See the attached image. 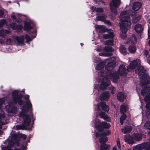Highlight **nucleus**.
I'll list each match as a JSON object with an SVG mask.
<instances>
[{"mask_svg": "<svg viewBox=\"0 0 150 150\" xmlns=\"http://www.w3.org/2000/svg\"><path fill=\"white\" fill-rule=\"evenodd\" d=\"M121 4L120 0H112L110 4L111 12L115 15L117 14L116 8Z\"/></svg>", "mask_w": 150, "mask_h": 150, "instance_id": "423d86ee", "label": "nucleus"}, {"mask_svg": "<svg viewBox=\"0 0 150 150\" xmlns=\"http://www.w3.org/2000/svg\"><path fill=\"white\" fill-rule=\"evenodd\" d=\"M10 28H12L13 30L16 29L18 28L17 26L14 23L10 24Z\"/></svg>", "mask_w": 150, "mask_h": 150, "instance_id": "37998d69", "label": "nucleus"}, {"mask_svg": "<svg viewBox=\"0 0 150 150\" xmlns=\"http://www.w3.org/2000/svg\"><path fill=\"white\" fill-rule=\"evenodd\" d=\"M144 85L148 86L143 88L141 93L142 96L145 97L144 100L146 102V111L145 113L143 112V115L148 118L150 116V93H149L150 89L149 87L150 86V79L148 76L145 80Z\"/></svg>", "mask_w": 150, "mask_h": 150, "instance_id": "20e7f679", "label": "nucleus"}, {"mask_svg": "<svg viewBox=\"0 0 150 150\" xmlns=\"http://www.w3.org/2000/svg\"><path fill=\"white\" fill-rule=\"evenodd\" d=\"M126 116L125 115L123 114L120 117V122L121 125H123V121L125 120Z\"/></svg>", "mask_w": 150, "mask_h": 150, "instance_id": "4c0bfd02", "label": "nucleus"}, {"mask_svg": "<svg viewBox=\"0 0 150 150\" xmlns=\"http://www.w3.org/2000/svg\"><path fill=\"white\" fill-rule=\"evenodd\" d=\"M2 133V131L1 130H0V134H1Z\"/></svg>", "mask_w": 150, "mask_h": 150, "instance_id": "e2e57ef3", "label": "nucleus"}, {"mask_svg": "<svg viewBox=\"0 0 150 150\" xmlns=\"http://www.w3.org/2000/svg\"><path fill=\"white\" fill-rule=\"evenodd\" d=\"M132 127L130 126L124 127L121 129V131L124 134L129 133L132 130Z\"/></svg>", "mask_w": 150, "mask_h": 150, "instance_id": "b1692460", "label": "nucleus"}, {"mask_svg": "<svg viewBox=\"0 0 150 150\" xmlns=\"http://www.w3.org/2000/svg\"><path fill=\"white\" fill-rule=\"evenodd\" d=\"M124 139L125 141L129 144H133L134 143V140L132 136L129 135H126L125 136Z\"/></svg>", "mask_w": 150, "mask_h": 150, "instance_id": "f3484780", "label": "nucleus"}, {"mask_svg": "<svg viewBox=\"0 0 150 150\" xmlns=\"http://www.w3.org/2000/svg\"><path fill=\"white\" fill-rule=\"evenodd\" d=\"M120 22L119 24L122 34H120V37L123 39L126 37L125 34L128 30L130 27L131 23L128 11L122 12L120 17Z\"/></svg>", "mask_w": 150, "mask_h": 150, "instance_id": "7ed1b4c3", "label": "nucleus"}, {"mask_svg": "<svg viewBox=\"0 0 150 150\" xmlns=\"http://www.w3.org/2000/svg\"><path fill=\"white\" fill-rule=\"evenodd\" d=\"M110 133V131L108 130H106L105 132L103 133L102 134L100 132H99L98 133H97L96 134V137H101L100 138H103L104 137H106L104 136H107L109 135Z\"/></svg>", "mask_w": 150, "mask_h": 150, "instance_id": "a211bd4d", "label": "nucleus"}, {"mask_svg": "<svg viewBox=\"0 0 150 150\" xmlns=\"http://www.w3.org/2000/svg\"><path fill=\"white\" fill-rule=\"evenodd\" d=\"M128 107L125 105H121L120 108V111L122 113H123L125 112L127 110Z\"/></svg>", "mask_w": 150, "mask_h": 150, "instance_id": "2f4dec72", "label": "nucleus"}, {"mask_svg": "<svg viewBox=\"0 0 150 150\" xmlns=\"http://www.w3.org/2000/svg\"><path fill=\"white\" fill-rule=\"evenodd\" d=\"M141 6V4L139 2H136L134 3L132 6V9L134 11L138 10Z\"/></svg>", "mask_w": 150, "mask_h": 150, "instance_id": "a878e982", "label": "nucleus"}, {"mask_svg": "<svg viewBox=\"0 0 150 150\" xmlns=\"http://www.w3.org/2000/svg\"><path fill=\"white\" fill-rule=\"evenodd\" d=\"M125 97V95L122 93L119 92L117 95V99L120 102H123Z\"/></svg>", "mask_w": 150, "mask_h": 150, "instance_id": "393cba45", "label": "nucleus"}, {"mask_svg": "<svg viewBox=\"0 0 150 150\" xmlns=\"http://www.w3.org/2000/svg\"><path fill=\"white\" fill-rule=\"evenodd\" d=\"M16 21L17 22H19V21H20L21 20H18V21H17V20H16Z\"/></svg>", "mask_w": 150, "mask_h": 150, "instance_id": "69168bd1", "label": "nucleus"}, {"mask_svg": "<svg viewBox=\"0 0 150 150\" xmlns=\"http://www.w3.org/2000/svg\"><path fill=\"white\" fill-rule=\"evenodd\" d=\"M96 11L98 13H101L103 12V10L102 8H98L96 9Z\"/></svg>", "mask_w": 150, "mask_h": 150, "instance_id": "c03bdc74", "label": "nucleus"}, {"mask_svg": "<svg viewBox=\"0 0 150 150\" xmlns=\"http://www.w3.org/2000/svg\"><path fill=\"white\" fill-rule=\"evenodd\" d=\"M107 18L106 16L104 14H103L102 16H99L97 17L95 21H101L104 22V23L108 25H110L111 23L109 21L106 20V19Z\"/></svg>", "mask_w": 150, "mask_h": 150, "instance_id": "2eb2a0df", "label": "nucleus"}, {"mask_svg": "<svg viewBox=\"0 0 150 150\" xmlns=\"http://www.w3.org/2000/svg\"><path fill=\"white\" fill-rule=\"evenodd\" d=\"M99 115L101 118H103L104 120H106L108 121H110V118L105 114V113L103 112H101L100 113Z\"/></svg>", "mask_w": 150, "mask_h": 150, "instance_id": "c85d7f7f", "label": "nucleus"}, {"mask_svg": "<svg viewBox=\"0 0 150 150\" xmlns=\"http://www.w3.org/2000/svg\"><path fill=\"white\" fill-rule=\"evenodd\" d=\"M109 97V93L108 92H106L103 93L102 94L100 97V98L102 100H107Z\"/></svg>", "mask_w": 150, "mask_h": 150, "instance_id": "bb28decb", "label": "nucleus"}, {"mask_svg": "<svg viewBox=\"0 0 150 150\" xmlns=\"http://www.w3.org/2000/svg\"><path fill=\"white\" fill-rule=\"evenodd\" d=\"M127 150H131V149H128Z\"/></svg>", "mask_w": 150, "mask_h": 150, "instance_id": "774afa93", "label": "nucleus"}, {"mask_svg": "<svg viewBox=\"0 0 150 150\" xmlns=\"http://www.w3.org/2000/svg\"><path fill=\"white\" fill-rule=\"evenodd\" d=\"M129 52L131 53H134L136 50V48L134 45H131L128 48Z\"/></svg>", "mask_w": 150, "mask_h": 150, "instance_id": "c756f323", "label": "nucleus"}, {"mask_svg": "<svg viewBox=\"0 0 150 150\" xmlns=\"http://www.w3.org/2000/svg\"><path fill=\"white\" fill-rule=\"evenodd\" d=\"M96 60H94V61L95 62H99L100 61V59L98 57H96Z\"/></svg>", "mask_w": 150, "mask_h": 150, "instance_id": "3c124183", "label": "nucleus"}, {"mask_svg": "<svg viewBox=\"0 0 150 150\" xmlns=\"http://www.w3.org/2000/svg\"><path fill=\"white\" fill-rule=\"evenodd\" d=\"M140 16H136L132 18V22L133 23H135L137 22L141 18Z\"/></svg>", "mask_w": 150, "mask_h": 150, "instance_id": "f704fd0d", "label": "nucleus"}, {"mask_svg": "<svg viewBox=\"0 0 150 150\" xmlns=\"http://www.w3.org/2000/svg\"><path fill=\"white\" fill-rule=\"evenodd\" d=\"M21 15L19 14H15L13 13L11 15L12 18L13 20H16L17 18H18L19 17L18 16H21Z\"/></svg>", "mask_w": 150, "mask_h": 150, "instance_id": "c9c22d12", "label": "nucleus"}, {"mask_svg": "<svg viewBox=\"0 0 150 150\" xmlns=\"http://www.w3.org/2000/svg\"><path fill=\"white\" fill-rule=\"evenodd\" d=\"M110 89L111 90V93L112 94H114V90H115V88L113 86H111L110 88Z\"/></svg>", "mask_w": 150, "mask_h": 150, "instance_id": "09e8293b", "label": "nucleus"}, {"mask_svg": "<svg viewBox=\"0 0 150 150\" xmlns=\"http://www.w3.org/2000/svg\"><path fill=\"white\" fill-rule=\"evenodd\" d=\"M16 128L18 129H23L22 126L20 125L16 126Z\"/></svg>", "mask_w": 150, "mask_h": 150, "instance_id": "de8ad7c7", "label": "nucleus"}, {"mask_svg": "<svg viewBox=\"0 0 150 150\" xmlns=\"http://www.w3.org/2000/svg\"><path fill=\"white\" fill-rule=\"evenodd\" d=\"M33 36H31V38H30L29 36L28 35H25V38L27 42L31 41L36 36V33L35 31L33 33Z\"/></svg>", "mask_w": 150, "mask_h": 150, "instance_id": "cd10ccee", "label": "nucleus"}, {"mask_svg": "<svg viewBox=\"0 0 150 150\" xmlns=\"http://www.w3.org/2000/svg\"><path fill=\"white\" fill-rule=\"evenodd\" d=\"M105 44L108 45L112 46L113 45V41L112 40H108L105 42Z\"/></svg>", "mask_w": 150, "mask_h": 150, "instance_id": "58836bf2", "label": "nucleus"}, {"mask_svg": "<svg viewBox=\"0 0 150 150\" xmlns=\"http://www.w3.org/2000/svg\"><path fill=\"white\" fill-rule=\"evenodd\" d=\"M104 50L106 52L99 53V55L100 56H111L112 54V52L113 50L111 47L106 46Z\"/></svg>", "mask_w": 150, "mask_h": 150, "instance_id": "9b49d317", "label": "nucleus"}, {"mask_svg": "<svg viewBox=\"0 0 150 150\" xmlns=\"http://www.w3.org/2000/svg\"><path fill=\"white\" fill-rule=\"evenodd\" d=\"M33 24L30 21L25 23L24 28L26 31H28L33 28Z\"/></svg>", "mask_w": 150, "mask_h": 150, "instance_id": "4be33fe9", "label": "nucleus"}, {"mask_svg": "<svg viewBox=\"0 0 150 150\" xmlns=\"http://www.w3.org/2000/svg\"><path fill=\"white\" fill-rule=\"evenodd\" d=\"M103 139V138L101 137L100 138V142L101 144L100 150H107L108 148V146L105 144L107 141V139L106 137H104Z\"/></svg>", "mask_w": 150, "mask_h": 150, "instance_id": "f8f14e48", "label": "nucleus"}, {"mask_svg": "<svg viewBox=\"0 0 150 150\" xmlns=\"http://www.w3.org/2000/svg\"><path fill=\"white\" fill-rule=\"evenodd\" d=\"M102 50V49L100 48V47L98 48V49H96V51L98 52H100Z\"/></svg>", "mask_w": 150, "mask_h": 150, "instance_id": "4d7b16f0", "label": "nucleus"}, {"mask_svg": "<svg viewBox=\"0 0 150 150\" xmlns=\"http://www.w3.org/2000/svg\"><path fill=\"white\" fill-rule=\"evenodd\" d=\"M10 33L9 30H3L1 29L0 30V37L2 38L0 39V42L1 43H3L5 42V39L4 37L5 36L6 34H8Z\"/></svg>", "mask_w": 150, "mask_h": 150, "instance_id": "4468645a", "label": "nucleus"}, {"mask_svg": "<svg viewBox=\"0 0 150 150\" xmlns=\"http://www.w3.org/2000/svg\"><path fill=\"white\" fill-rule=\"evenodd\" d=\"M97 30H99L100 32H104L105 30V26L102 25H97L96 26Z\"/></svg>", "mask_w": 150, "mask_h": 150, "instance_id": "7c9ffc66", "label": "nucleus"}, {"mask_svg": "<svg viewBox=\"0 0 150 150\" xmlns=\"http://www.w3.org/2000/svg\"><path fill=\"white\" fill-rule=\"evenodd\" d=\"M4 37H5V36ZM4 38L5 39V37H4ZM12 42V40L11 39L9 38L7 39L6 40H5V42L4 43H3V44H5L6 42L7 44H10Z\"/></svg>", "mask_w": 150, "mask_h": 150, "instance_id": "a18cd8bd", "label": "nucleus"}, {"mask_svg": "<svg viewBox=\"0 0 150 150\" xmlns=\"http://www.w3.org/2000/svg\"><path fill=\"white\" fill-rule=\"evenodd\" d=\"M29 96L28 95H26L24 96V98L26 101L19 114L20 117L23 119V125L24 127L29 125L31 118L33 117L32 114L31 113L32 110V105L29 99Z\"/></svg>", "mask_w": 150, "mask_h": 150, "instance_id": "f03ea898", "label": "nucleus"}, {"mask_svg": "<svg viewBox=\"0 0 150 150\" xmlns=\"http://www.w3.org/2000/svg\"><path fill=\"white\" fill-rule=\"evenodd\" d=\"M6 108L9 113L16 114L17 112V108L13 103H8V105L6 106Z\"/></svg>", "mask_w": 150, "mask_h": 150, "instance_id": "1a4fd4ad", "label": "nucleus"}, {"mask_svg": "<svg viewBox=\"0 0 150 150\" xmlns=\"http://www.w3.org/2000/svg\"><path fill=\"white\" fill-rule=\"evenodd\" d=\"M148 44L150 46V40H149V42H148Z\"/></svg>", "mask_w": 150, "mask_h": 150, "instance_id": "680f3d73", "label": "nucleus"}, {"mask_svg": "<svg viewBox=\"0 0 150 150\" xmlns=\"http://www.w3.org/2000/svg\"><path fill=\"white\" fill-rule=\"evenodd\" d=\"M134 29L137 33H141L143 30V27L141 24H136L134 27Z\"/></svg>", "mask_w": 150, "mask_h": 150, "instance_id": "5701e85b", "label": "nucleus"}, {"mask_svg": "<svg viewBox=\"0 0 150 150\" xmlns=\"http://www.w3.org/2000/svg\"><path fill=\"white\" fill-rule=\"evenodd\" d=\"M148 35L149 38H150V29L148 31Z\"/></svg>", "mask_w": 150, "mask_h": 150, "instance_id": "5fc2aeb1", "label": "nucleus"}, {"mask_svg": "<svg viewBox=\"0 0 150 150\" xmlns=\"http://www.w3.org/2000/svg\"><path fill=\"white\" fill-rule=\"evenodd\" d=\"M105 65V63L104 62H102L98 64L96 68V69L100 70L103 68Z\"/></svg>", "mask_w": 150, "mask_h": 150, "instance_id": "72a5a7b5", "label": "nucleus"}, {"mask_svg": "<svg viewBox=\"0 0 150 150\" xmlns=\"http://www.w3.org/2000/svg\"><path fill=\"white\" fill-rule=\"evenodd\" d=\"M144 127L147 129H150V121L147 122L145 124Z\"/></svg>", "mask_w": 150, "mask_h": 150, "instance_id": "ea45409f", "label": "nucleus"}, {"mask_svg": "<svg viewBox=\"0 0 150 150\" xmlns=\"http://www.w3.org/2000/svg\"><path fill=\"white\" fill-rule=\"evenodd\" d=\"M24 37L22 36L21 37H16L15 39L19 45H22L24 44Z\"/></svg>", "mask_w": 150, "mask_h": 150, "instance_id": "412c9836", "label": "nucleus"}, {"mask_svg": "<svg viewBox=\"0 0 150 150\" xmlns=\"http://www.w3.org/2000/svg\"><path fill=\"white\" fill-rule=\"evenodd\" d=\"M141 64V61L139 59H136L132 61L130 65L128 67L127 70L128 71H131L132 70L135 68L137 66H139Z\"/></svg>", "mask_w": 150, "mask_h": 150, "instance_id": "9d476101", "label": "nucleus"}, {"mask_svg": "<svg viewBox=\"0 0 150 150\" xmlns=\"http://www.w3.org/2000/svg\"><path fill=\"white\" fill-rule=\"evenodd\" d=\"M147 60L149 63H150V57H148L147 59Z\"/></svg>", "mask_w": 150, "mask_h": 150, "instance_id": "bf43d9fd", "label": "nucleus"}, {"mask_svg": "<svg viewBox=\"0 0 150 150\" xmlns=\"http://www.w3.org/2000/svg\"><path fill=\"white\" fill-rule=\"evenodd\" d=\"M115 57H112L109 59L107 60L108 63L105 67V69L108 71L106 77L103 78V81L100 87L102 89H104L106 87L110 84V79H112L114 82H117L118 79L119 75H125L127 70L124 65H121L117 72H115L112 71V68L115 67Z\"/></svg>", "mask_w": 150, "mask_h": 150, "instance_id": "f257e3e1", "label": "nucleus"}, {"mask_svg": "<svg viewBox=\"0 0 150 150\" xmlns=\"http://www.w3.org/2000/svg\"><path fill=\"white\" fill-rule=\"evenodd\" d=\"M6 23V21L5 20L3 19L0 21V28L2 27Z\"/></svg>", "mask_w": 150, "mask_h": 150, "instance_id": "a19ab883", "label": "nucleus"}, {"mask_svg": "<svg viewBox=\"0 0 150 150\" xmlns=\"http://www.w3.org/2000/svg\"><path fill=\"white\" fill-rule=\"evenodd\" d=\"M145 135L142 133L134 134L132 135V137L134 140L139 141L142 139V137Z\"/></svg>", "mask_w": 150, "mask_h": 150, "instance_id": "dca6fc26", "label": "nucleus"}, {"mask_svg": "<svg viewBox=\"0 0 150 150\" xmlns=\"http://www.w3.org/2000/svg\"><path fill=\"white\" fill-rule=\"evenodd\" d=\"M148 51L147 50H145V52H144V54L146 55H147L148 54Z\"/></svg>", "mask_w": 150, "mask_h": 150, "instance_id": "13d9d810", "label": "nucleus"}, {"mask_svg": "<svg viewBox=\"0 0 150 150\" xmlns=\"http://www.w3.org/2000/svg\"><path fill=\"white\" fill-rule=\"evenodd\" d=\"M96 7L94 6H93L91 8V10L93 11H94L95 10H96Z\"/></svg>", "mask_w": 150, "mask_h": 150, "instance_id": "864d4df0", "label": "nucleus"}, {"mask_svg": "<svg viewBox=\"0 0 150 150\" xmlns=\"http://www.w3.org/2000/svg\"><path fill=\"white\" fill-rule=\"evenodd\" d=\"M134 150H141L144 149V150H150V142H144L134 146L133 148Z\"/></svg>", "mask_w": 150, "mask_h": 150, "instance_id": "6e6552de", "label": "nucleus"}, {"mask_svg": "<svg viewBox=\"0 0 150 150\" xmlns=\"http://www.w3.org/2000/svg\"><path fill=\"white\" fill-rule=\"evenodd\" d=\"M21 136L24 139H26V136L25 134H22L21 135Z\"/></svg>", "mask_w": 150, "mask_h": 150, "instance_id": "603ef678", "label": "nucleus"}, {"mask_svg": "<svg viewBox=\"0 0 150 150\" xmlns=\"http://www.w3.org/2000/svg\"><path fill=\"white\" fill-rule=\"evenodd\" d=\"M5 117V116L4 115H2V117L3 118H4Z\"/></svg>", "mask_w": 150, "mask_h": 150, "instance_id": "0e129e2a", "label": "nucleus"}, {"mask_svg": "<svg viewBox=\"0 0 150 150\" xmlns=\"http://www.w3.org/2000/svg\"><path fill=\"white\" fill-rule=\"evenodd\" d=\"M117 145L119 149H120L121 147V145L120 143V140L119 139H118L117 140Z\"/></svg>", "mask_w": 150, "mask_h": 150, "instance_id": "49530a36", "label": "nucleus"}, {"mask_svg": "<svg viewBox=\"0 0 150 150\" xmlns=\"http://www.w3.org/2000/svg\"><path fill=\"white\" fill-rule=\"evenodd\" d=\"M104 74L105 73L104 72H101L99 74L100 75L101 77H102V78H103V77H102L105 76L104 75Z\"/></svg>", "mask_w": 150, "mask_h": 150, "instance_id": "8fccbe9b", "label": "nucleus"}, {"mask_svg": "<svg viewBox=\"0 0 150 150\" xmlns=\"http://www.w3.org/2000/svg\"><path fill=\"white\" fill-rule=\"evenodd\" d=\"M120 52L123 54L125 55L127 53L125 47L124 46L121 45L120 48Z\"/></svg>", "mask_w": 150, "mask_h": 150, "instance_id": "473e14b6", "label": "nucleus"}, {"mask_svg": "<svg viewBox=\"0 0 150 150\" xmlns=\"http://www.w3.org/2000/svg\"><path fill=\"white\" fill-rule=\"evenodd\" d=\"M97 109L98 110H102L104 111L107 112L109 110L108 106L104 102H100L97 105Z\"/></svg>", "mask_w": 150, "mask_h": 150, "instance_id": "ddd939ff", "label": "nucleus"}, {"mask_svg": "<svg viewBox=\"0 0 150 150\" xmlns=\"http://www.w3.org/2000/svg\"><path fill=\"white\" fill-rule=\"evenodd\" d=\"M112 150H117L116 147H114L112 149Z\"/></svg>", "mask_w": 150, "mask_h": 150, "instance_id": "052dcab7", "label": "nucleus"}, {"mask_svg": "<svg viewBox=\"0 0 150 150\" xmlns=\"http://www.w3.org/2000/svg\"><path fill=\"white\" fill-rule=\"evenodd\" d=\"M95 126L99 131H101L104 128H108L110 127V124L105 122L100 123L99 120H96L95 122Z\"/></svg>", "mask_w": 150, "mask_h": 150, "instance_id": "0eeeda50", "label": "nucleus"}, {"mask_svg": "<svg viewBox=\"0 0 150 150\" xmlns=\"http://www.w3.org/2000/svg\"><path fill=\"white\" fill-rule=\"evenodd\" d=\"M129 41L132 44L136 43L137 42V39L136 37L134 35H133L131 39L129 40Z\"/></svg>", "mask_w": 150, "mask_h": 150, "instance_id": "e433bc0d", "label": "nucleus"}, {"mask_svg": "<svg viewBox=\"0 0 150 150\" xmlns=\"http://www.w3.org/2000/svg\"><path fill=\"white\" fill-rule=\"evenodd\" d=\"M107 31L108 33L109 34L103 35V37L105 39L113 38L114 36L113 31L110 29H108Z\"/></svg>", "mask_w": 150, "mask_h": 150, "instance_id": "aec40b11", "label": "nucleus"}, {"mask_svg": "<svg viewBox=\"0 0 150 150\" xmlns=\"http://www.w3.org/2000/svg\"><path fill=\"white\" fill-rule=\"evenodd\" d=\"M148 134H149L150 135V131L149 132Z\"/></svg>", "mask_w": 150, "mask_h": 150, "instance_id": "338daca9", "label": "nucleus"}, {"mask_svg": "<svg viewBox=\"0 0 150 150\" xmlns=\"http://www.w3.org/2000/svg\"><path fill=\"white\" fill-rule=\"evenodd\" d=\"M18 91H14L12 93V98L15 103H18L20 105H22L23 104V101L22 100V95H18Z\"/></svg>", "mask_w": 150, "mask_h": 150, "instance_id": "39448f33", "label": "nucleus"}, {"mask_svg": "<svg viewBox=\"0 0 150 150\" xmlns=\"http://www.w3.org/2000/svg\"><path fill=\"white\" fill-rule=\"evenodd\" d=\"M145 71V70L143 67L141 66L139 67L135 70L136 73L139 75H143Z\"/></svg>", "mask_w": 150, "mask_h": 150, "instance_id": "6ab92c4d", "label": "nucleus"}, {"mask_svg": "<svg viewBox=\"0 0 150 150\" xmlns=\"http://www.w3.org/2000/svg\"><path fill=\"white\" fill-rule=\"evenodd\" d=\"M3 12L2 11L0 10V16L3 15Z\"/></svg>", "mask_w": 150, "mask_h": 150, "instance_id": "6e6d98bb", "label": "nucleus"}, {"mask_svg": "<svg viewBox=\"0 0 150 150\" xmlns=\"http://www.w3.org/2000/svg\"><path fill=\"white\" fill-rule=\"evenodd\" d=\"M2 150H13L11 149L10 147H4L2 148ZM14 150H21L18 149H15Z\"/></svg>", "mask_w": 150, "mask_h": 150, "instance_id": "79ce46f5", "label": "nucleus"}]
</instances>
